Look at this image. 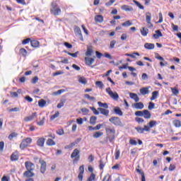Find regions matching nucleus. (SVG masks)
Wrapping results in <instances>:
<instances>
[{
    "mask_svg": "<svg viewBox=\"0 0 181 181\" xmlns=\"http://www.w3.org/2000/svg\"><path fill=\"white\" fill-rule=\"evenodd\" d=\"M119 155H121V151L116 150V153H115V159H116V160H118V159H119Z\"/></svg>",
    "mask_w": 181,
    "mask_h": 181,
    "instance_id": "obj_52",
    "label": "nucleus"
},
{
    "mask_svg": "<svg viewBox=\"0 0 181 181\" xmlns=\"http://www.w3.org/2000/svg\"><path fill=\"white\" fill-rule=\"evenodd\" d=\"M136 117H144V110L143 111H136L135 113Z\"/></svg>",
    "mask_w": 181,
    "mask_h": 181,
    "instance_id": "obj_50",
    "label": "nucleus"
},
{
    "mask_svg": "<svg viewBox=\"0 0 181 181\" xmlns=\"http://www.w3.org/2000/svg\"><path fill=\"white\" fill-rule=\"evenodd\" d=\"M25 168L27 170L33 171L35 170V164L30 161H27L25 163Z\"/></svg>",
    "mask_w": 181,
    "mask_h": 181,
    "instance_id": "obj_8",
    "label": "nucleus"
},
{
    "mask_svg": "<svg viewBox=\"0 0 181 181\" xmlns=\"http://www.w3.org/2000/svg\"><path fill=\"white\" fill-rule=\"evenodd\" d=\"M45 138H43V137L40 138V139L37 140V145L38 146H44V145H45Z\"/></svg>",
    "mask_w": 181,
    "mask_h": 181,
    "instance_id": "obj_27",
    "label": "nucleus"
},
{
    "mask_svg": "<svg viewBox=\"0 0 181 181\" xmlns=\"http://www.w3.org/2000/svg\"><path fill=\"white\" fill-rule=\"evenodd\" d=\"M81 111L84 115H88V112H90V110L86 107L82 108Z\"/></svg>",
    "mask_w": 181,
    "mask_h": 181,
    "instance_id": "obj_46",
    "label": "nucleus"
},
{
    "mask_svg": "<svg viewBox=\"0 0 181 181\" xmlns=\"http://www.w3.org/2000/svg\"><path fill=\"white\" fill-rule=\"evenodd\" d=\"M90 110H91V111H93V112L95 115H100V112H99L98 109L97 110L94 107H90Z\"/></svg>",
    "mask_w": 181,
    "mask_h": 181,
    "instance_id": "obj_37",
    "label": "nucleus"
},
{
    "mask_svg": "<svg viewBox=\"0 0 181 181\" xmlns=\"http://www.w3.org/2000/svg\"><path fill=\"white\" fill-rule=\"evenodd\" d=\"M25 100L28 103H32L33 101V98H30L29 95L25 96Z\"/></svg>",
    "mask_w": 181,
    "mask_h": 181,
    "instance_id": "obj_60",
    "label": "nucleus"
},
{
    "mask_svg": "<svg viewBox=\"0 0 181 181\" xmlns=\"http://www.w3.org/2000/svg\"><path fill=\"white\" fill-rule=\"evenodd\" d=\"M129 144H130V145H133V146H136V145H138V142H136V140H134V139H130V140H129Z\"/></svg>",
    "mask_w": 181,
    "mask_h": 181,
    "instance_id": "obj_56",
    "label": "nucleus"
},
{
    "mask_svg": "<svg viewBox=\"0 0 181 181\" xmlns=\"http://www.w3.org/2000/svg\"><path fill=\"white\" fill-rule=\"evenodd\" d=\"M95 54H96V57L98 59H101V57H103V53H101V52H100L98 51L95 52Z\"/></svg>",
    "mask_w": 181,
    "mask_h": 181,
    "instance_id": "obj_59",
    "label": "nucleus"
},
{
    "mask_svg": "<svg viewBox=\"0 0 181 181\" xmlns=\"http://www.w3.org/2000/svg\"><path fill=\"white\" fill-rule=\"evenodd\" d=\"M144 47L147 50H153L155 49V44L146 42L144 44Z\"/></svg>",
    "mask_w": 181,
    "mask_h": 181,
    "instance_id": "obj_14",
    "label": "nucleus"
},
{
    "mask_svg": "<svg viewBox=\"0 0 181 181\" xmlns=\"http://www.w3.org/2000/svg\"><path fill=\"white\" fill-rule=\"evenodd\" d=\"M25 177H33L35 176V173L33 171L27 170L23 173Z\"/></svg>",
    "mask_w": 181,
    "mask_h": 181,
    "instance_id": "obj_25",
    "label": "nucleus"
},
{
    "mask_svg": "<svg viewBox=\"0 0 181 181\" xmlns=\"http://www.w3.org/2000/svg\"><path fill=\"white\" fill-rule=\"evenodd\" d=\"M84 97H85V98H87L90 101H93V103H95V98L94 97L90 96V95H88V94H86L84 95Z\"/></svg>",
    "mask_w": 181,
    "mask_h": 181,
    "instance_id": "obj_39",
    "label": "nucleus"
},
{
    "mask_svg": "<svg viewBox=\"0 0 181 181\" xmlns=\"http://www.w3.org/2000/svg\"><path fill=\"white\" fill-rule=\"evenodd\" d=\"M163 36V34H162V32H160V30H156V34L153 35V37H154V39H159Z\"/></svg>",
    "mask_w": 181,
    "mask_h": 181,
    "instance_id": "obj_20",
    "label": "nucleus"
},
{
    "mask_svg": "<svg viewBox=\"0 0 181 181\" xmlns=\"http://www.w3.org/2000/svg\"><path fill=\"white\" fill-rule=\"evenodd\" d=\"M122 26L128 27V26H132V23L129 21H127L126 22L122 23Z\"/></svg>",
    "mask_w": 181,
    "mask_h": 181,
    "instance_id": "obj_47",
    "label": "nucleus"
},
{
    "mask_svg": "<svg viewBox=\"0 0 181 181\" xmlns=\"http://www.w3.org/2000/svg\"><path fill=\"white\" fill-rule=\"evenodd\" d=\"M52 8L51 9V12L55 16H57V15H60V13H62V9L57 6V4H56V2H52Z\"/></svg>",
    "mask_w": 181,
    "mask_h": 181,
    "instance_id": "obj_3",
    "label": "nucleus"
},
{
    "mask_svg": "<svg viewBox=\"0 0 181 181\" xmlns=\"http://www.w3.org/2000/svg\"><path fill=\"white\" fill-rule=\"evenodd\" d=\"M140 33L142 36L146 37L148 36V33H149V30L145 27H143L140 30Z\"/></svg>",
    "mask_w": 181,
    "mask_h": 181,
    "instance_id": "obj_15",
    "label": "nucleus"
},
{
    "mask_svg": "<svg viewBox=\"0 0 181 181\" xmlns=\"http://www.w3.org/2000/svg\"><path fill=\"white\" fill-rule=\"evenodd\" d=\"M32 144V139L30 137H27L25 139H23L22 142L20 144V148L23 150L25 148H28L29 145Z\"/></svg>",
    "mask_w": 181,
    "mask_h": 181,
    "instance_id": "obj_2",
    "label": "nucleus"
},
{
    "mask_svg": "<svg viewBox=\"0 0 181 181\" xmlns=\"http://www.w3.org/2000/svg\"><path fill=\"white\" fill-rule=\"evenodd\" d=\"M133 108L136 110H143L144 103H142V102L136 103L133 105Z\"/></svg>",
    "mask_w": 181,
    "mask_h": 181,
    "instance_id": "obj_12",
    "label": "nucleus"
},
{
    "mask_svg": "<svg viewBox=\"0 0 181 181\" xmlns=\"http://www.w3.org/2000/svg\"><path fill=\"white\" fill-rule=\"evenodd\" d=\"M171 91L173 95H177L179 94V89L177 88H171Z\"/></svg>",
    "mask_w": 181,
    "mask_h": 181,
    "instance_id": "obj_40",
    "label": "nucleus"
},
{
    "mask_svg": "<svg viewBox=\"0 0 181 181\" xmlns=\"http://www.w3.org/2000/svg\"><path fill=\"white\" fill-rule=\"evenodd\" d=\"M19 111H21L19 107H14L9 110V112H18Z\"/></svg>",
    "mask_w": 181,
    "mask_h": 181,
    "instance_id": "obj_53",
    "label": "nucleus"
},
{
    "mask_svg": "<svg viewBox=\"0 0 181 181\" xmlns=\"http://www.w3.org/2000/svg\"><path fill=\"white\" fill-rule=\"evenodd\" d=\"M89 180L93 181L95 180V175H94V173H92L90 177H88Z\"/></svg>",
    "mask_w": 181,
    "mask_h": 181,
    "instance_id": "obj_62",
    "label": "nucleus"
},
{
    "mask_svg": "<svg viewBox=\"0 0 181 181\" xmlns=\"http://www.w3.org/2000/svg\"><path fill=\"white\" fill-rule=\"evenodd\" d=\"M105 166V164L104 163V162H103V160H100V165L99 168L100 169V170H103V169H104V167Z\"/></svg>",
    "mask_w": 181,
    "mask_h": 181,
    "instance_id": "obj_57",
    "label": "nucleus"
},
{
    "mask_svg": "<svg viewBox=\"0 0 181 181\" xmlns=\"http://www.w3.org/2000/svg\"><path fill=\"white\" fill-rule=\"evenodd\" d=\"M98 105H99V107H100V108H105V109L108 108V104H107V103H103L102 102H98Z\"/></svg>",
    "mask_w": 181,
    "mask_h": 181,
    "instance_id": "obj_34",
    "label": "nucleus"
},
{
    "mask_svg": "<svg viewBox=\"0 0 181 181\" xmlns=\"http://www.w3.org/2000/svg\"><path fill=\"white\" fill-rule=\"evenodd\" d=\"M30 38H26L25 40H23L22 43L23 45H28V43H29V42H30Z\"/></svg>",
    "mask_w": 181,
    "mask_h": 181,
    "instance_id": "obj_61",
    "label": "nucleus"
},
{
    "mask_svg": "<svg viewBox=\"0 0 181 181\" xmlns=\"http://www.w3.org/2000/svg\"><path fill=\"white\" fill-rule=\"evenodd\" d=\"M38 105L40 107V108H43L45 105H46V100L41 99L38 101Z\"/></svg>",
    "mask_w": 181,
    "mask_h": 181,
    "instance_id": "obj_31",
    "label": "nucleus"
},
{
    "mask_svg": "<svg viewBox=\"0 0 181 181\" xmlns=\"http://www.w3.org/2000/svg\"><path fill=\"white\" fill-rule=\"evenodd\" d=\"M109 121L115 127H124V125L122 124V122H121V119H119V117H112L109 119Z\"/></svg>",
    "mask_w": 181,
    "mask_h": 181,
    "instance_id": "obj_1",
    "label": "nucleus"
},
{
    "mask_svg": "<svg viewBox=\"0 0 181 181\" xmlns=\"http://www.w3.org/2000/svg\"><path fill=\"white\" fill-rule=\"evenodd\" d=\"M151 19H152V15L151 13L148 12L146 15V21L147 23H151Z\"/></svg>",
    "mask_w": 181,
    "mask_h": 181,
    "instance_id": "obj_30",
    "label": "nucleus"
},
{
    "mask_svg": "<svg viewBox=\"0 0 181 181\" xmlns=\"http://www.w3.org/2000/svg\"><path fill=\"white\" fill-rule=\"evenodd\" d=\"M141 78L142 80H148V74H143L142 76H141Z\"/></svg>",
    "mask_w": 181,
    "mask_h": 181,
    "instance_id": "obj_64",
    "label": "nucleus"
},
{
    "mask_svg": "<svg viewBox=\"0 0 181 181\" xmlns=\"http://www.w3.org/2000/svg\"><path fill=\"white\" fill-rule=\"evenodd\" d=\"M47 145H48V146H53L56 145V143L54 142V141H53V139H48L47 141Z\"/></svg>",
    "mask_w": 181,
    "mask_h": 181,
    "instance_id": "obj_32",
    "label": "nucleus"
},
{
    "mask_svg": "<svg viewBox=\"0 0 181 181\" xmlns=\"http://www.w3.org/2000/svg\"><path fill=\"white\" fill-rule=\"evenodd\" d=\"M105 132H106V135L107 136H115V128H110V127H106L105 128Z\"/></svg>",
    "mask_w": 181,
    "mask_h": 181,
    "instance_id": "obj_7",
    "label": "nucleus"
},
{
    "mask_svg": "<svg viewBox=\"0 0 181 181\" xmlns=\"http://www.w3.org/2000/svg\"><path fill=\"white\" fill-rule=\"evenodd\" d=\"M159 96V92L158 91H153L152 93V97L151 98V100L153 101V100H156L158 97Z\"/></svg>",
    "mask_w": 181,
    "mask_h": 181,
    "instance_id": "obj_28",
    "label": "nucleus"
},
{
    "mask_svg": "<svg viewBox=\"0 0 181 181\" xmlns=\"http://www.w3.org/2000/svg\"><path fill=\"white\" fill-rule=\"evenodd\" d=\"M149 88H151V87L149 86L148 88H142L140 89V93L142 95H146V94H148L149 93Z\"/></svg>",
    "mask_w": 181,
    "mask_h": 181,
    "instance_id": "obj_21",
    "label": "nucleus"
},
{
    "mask_svg": "<svg viewBox=\"0 0 181 181\" xmlns=\"http://www.w3.org/2000/svg\"><path fill=\"white\" fill-rule=\"evenodd\" d=\"M158 123L156 122V121L155 120H151L149 123L148 125L150 127V128H153V127H155V125H156Z\"/></svg>",
    "mask_w": 181,
    "mask_h": 181,
    "instance_id": "obj_48",
    "label": "nucleus"
},
{
    "mask_svg": "<svg viewBox=\"0 0 181 181\" xmlns=\"http://www.w3.org/2000/svg\"><path fill=\"white\" fill-rule=\"evenodd\" d=\"M144 119L141 118V117H136L135 118V122H138V124H142V122H144Z\"/></svg>",
    "mask_w": 181,
    "mask_h": 181,
    "instance_id": "obj_49",
    "label": "nucleus"
},
{
    "mask_svg": "<svg viewBox=\"0 0 181 181\" xmlns=\"http://www.w3.org/2000/svg\"><path fill=\"white\" fill-rule=\"evenodd\" d=\"M85 62H86V64L87 66H90V67H94V66H91V64H93V63H94V62H95V60L94 59V58H90V57H85Z\"/></svg>",
    "mask_w": 181,
    "mask_h": 181,
    "instance_id": "obj_10",
    "label": "nucleus"
},
{
    "mask_svg": "<svg viewBox=\"0 0 181 181\" xmlns=\"http://www.w3.org/2000/svg\"><path fill=\"white\" fill-rule=\"evenodd\" d=\"M30 45L32 47H39V45H40V42L36 40H33L30 41Z\"/></svg>",
    "mask_w": 181,
    "mask_h": 181,
    "instance_id": "obj_26",
    "label": "nucleus"
},
{
    "mask_svg": "<svg viewBox=\"0 0 181 181\" xmlns=\"http://www.w3.org/2000/svg\"><path fill=\"white\" fill-rule=\"evenodd\" d=\"M133 2L135 4V5H136V6H138V8H139V9H145V7L142 6V4H141V3H139L138 1L133 0Z\"/></svg>",
    "mask_w": 181,
    "mask_h": 181,
    "instance_id": "obj_33",
    "label": "nucleus"
},
{
    "mask_svg": "<svg viewBox=\"0 0 181 181\" xmlns=\"http://www.w3.org/2000/svg\"><path fill=\"white\" fill-rule=\"evenodd\" d=\"M151 112H149L148 110H143L144 118H145L146 119H149V118H151Z\"/></svg>",
    "mask_w": 181,
    "mask_h": 181,
    "instance_id": "obj_19",
    "label": "nucleus"
},
{
    "mask_svg": "<svg viewBox=\"0 0 181 181\" xmlns=\"http://www.w3.org/2000/svg\"><path fill=\"white\" fill-rule=\"evenodd\" d=\"M103 132H96L94 134H93V138H100V136H103Z\"/></svg>",
    "mask_w": 181,
    "mask_h": 181,
    "instance_id": "obj_44",
    "label": "nucleus"
},
{
    "mask_svg": "<svg viewBox=\"0 0 181 181\" xmlns=\"http://www.w3.org/2000/svg\"><path fill=\"white\" fill-rule=\"evenodd\" d=\"M153 108H155V103L150 102L148 106V109L152 110Z\"/></svg>",
    "mask_w": 181,
    "mask_h": 181,
    "instance_id": "obj_51",
    "label": "nucleus"
},
{
    "mask_svg": "<svg viewBox=\"0 0 181 181\" xmlns=\"http://www.w3.org/2000/svg\"><path fill=\"white\" fill-rule=\"evenodd\" d=\"M96 122H97V117H95V116L90 117V124L91 125H95Z\"/></svg>",
    "mask_w": 181,
    "mask_h": 181,
    "instance_id": "obj_29",
    "label": "nucleus"
},
{
    "mask_svg": "<svg viewBox=\"0 0 181 181\" xmlns=\"http://www.w3.org/2000/svg\"><path fill=\"white\" fill-rule=\"evenodd\" d=\"M115 140V136H107L105 143L110 142V144H114V141Z\"/></svg>",
    "mask_w": 181,
    "mask_h": 181,
    "instance_id": "obj_24",
    "label": "nucleus"
},
{
    "mask_svg": "<svg viewBox=\"0 0 181 181\" xmlns=\"http://www.w3.org/2000/svg\"><path fill=\"white\" fill-rule=\"evenodd\" d=\"M111 180V175H110V174H107L105 177H104V178H103V181H110Z\"/></svg>",
    "mask_w": 181,
    "mask_h": 181,
    "instance_id": "obj_55",
    "label": "nucleus"
},
{
    "mask_svg": "<svg viewBox=\"0 0 181 181\" xmlns=\"http://www.w3.org/2000/svg\"><path fill=\"white\" fill-rule=\"evenodd\" d=\"M121 9H122V11H125V12H132L134 11V8L128 5L122 6Z\"/></svg>",
    "mask_w": 181,
    "mask_h": 181,
    "instance_id": "obj_13",
    "label": "nucleus"
},
{
    "mask_svg": "<svg viewBox=\"0 0 181 181\" xmlns=\"http://www.w3.org/2000/svg\"><path fill=\"white\" fill-rule=\"evenodd\" d=\"M71 158L74 159V162H78V160H80V151H78L77 148H75L71 155Z\"/></svg>",
    "mask_w": 181,
    "mask_h": 181,
    "instance_id": "obj_5",
    "label": "nucleus"
},
{
    "mask_svg": "<svg viewBox=\"0 0 181 181\" xmlns=\"http://www.w3.org/2000/svg\"><path fill=\"white\" fill-rule=\"evenodd\" d=\"M106 93L109 94L110 97H111L112 100H114L115 101H118V98H119V95H118V93H117V92H115V93L112 92L111 90V88H107Z\"/></svg>",
    "mask_w": 181,
    "mask_h": 181,
    "instance_id": "obj_4",
    "label": "nucleus"
},
{
    "mask_svg": "<svg viewBox=\"0 0 181 181\" xmlns=\"http://www.w3.org/2000/svg\"><path fill=\"white\" fill-rule=\"evenodd\" d=\"M98 111H100V114H102V115H105V117H108L110 115V110L107 109L98 107Z\"/></svg>",
    "mask_w": 181,
    "mask_h": 181,
    "instance_id": "obj_9",
    "label": "nucleus"
},
{
    "mask_svg": "<svg viewBox=\"0 0 181 181\" xmlns=\"http://www.w3.org/2000/svg\"><path fill=\"white\" fill-rule=\"evenodd\" d=\"M36 117H37V113L34 112V113L32 114V115L28 116V117H25L24 118V121L25 122H29V121H33V119H35V118H36Z\"/></svg>",
    "mask_w": 181,
    "mask_h": 181,
    "instance_id": "obj_11",
    "label": "nucleus"
},
{
    "mask_svg": "<svg viewBox=\"0 0 181 181\" xmlns=\"http://www.w3.org/2000/svg\"><path fill=\"white\" fill-rule=\"evenodd\" d=\"M173 125L175 126L176 128H180V127H181L180 120H174Z\"/></svg>",
    "mask_w": 181,
    "mask_h": 181,
    "instance_id": "obj_38",
    "label": "nucleus"
},
{
    "mask_svg": "<svg viewBox=\"0 0 181 181\" xmlns=\"http://www.w3.org/2000/svg\"><path fill=\"white\" fill-rule=\"evenodd\" d=\"M168 169H169L170 172H173V170H175V169H176V165H173V164H170Z\"/></svg>",
    "mask_w": 181,
    "mask_h": 181,
    "instance_id": "obj_58",
    "label": "nucleus"
},
{
    "mask_svg": "<svg viewBox=\"0 0 181 181\" xmlns=\"http://www.w3.org/2000/svg\"><path fill=\"white\" fill-rule=\"evenodd\" d=\"M94 53V50L93 49V47H88L87 51L86 52V56L88 57H90V56H93V54Z\"/></svg>",
    "mask_w": 181,
    "mask_h": 181,
    "instance_id": "obj_18",
    "label": "nucleus"
},
{
    "mask_svg": "<svg viewBox=\"0 0 181 181\" xmlns=\"http://www.w3.org/2000/svg\"><path fill=\"white\" fill-rule=\"evenodd\" d=\"M20 53L23 56V57H26V54H28V51H26L24 48L20 49Z\"/></svg>",
    "mask_w": 181,
    "mask_h": 181,
    "instance_id": "obj_41",
    "label": "nucleus"
},
{
    "mask_svg": "<svg viewBox=\"0 0 181 181\" xmlns=\"http://www.w3.org/2000/svg\"><path fill=\"white\" fill-rule=\"evenodd\" d=\"M39 163L41 165L40 167V172L43 174L45 172H46V169L47 168V164L45 163V161L43 160V159L40 158L39 160Z\"/></svg>",
    "mask_w": 181,
    "mask_h": 181,
    "instance_id": "obj_6",
    "label": "nucleus"
},
{
    "mask_svg": "<svg viewBox=\"0 0 181 181\" xmlns=\"http://www.w3.org/2000/svg\"><path fill=\"white\" fill-rule=\"evenodd\" d=\"M114 112L117 115H119V117H122V115H124V113L122 112V110H121V109L119 107H115Z\"/></svg>",
    "mask_w": 181,
    "mask_h": 181,
    "instance_id": "obj_22",
    "label": "nucleus"
},
{
    "mask_svg": "<svg viewBox=\"0 0 181 181\" xmlns=\"http://www.w3.org/2000/svg\"><path fill=\"white\" fill-rule=\"evenodd\" d=\"M95 21L98 23H103V22H104V17H103L101 15L95 16Z\"/></svg>",
    "mask_w": 181,
    "mask_h": 181,
    "instance_id": "obj_23",
    "label": "nucleus"
},
{
    "mask_svg": "<svg viewBox=\"0 0 181 181\" xmlns=\"http://www.w3.org/2000/svg\"><path fill=\"white\" fill-rule=\"evenodd\" d=\"M95 84L99 88H104V83H103V81H98L95 82Z\"/></svg>",
    "mask_w": 181,
    "mask_h": 181,
    "instance_id": "obj_42",
    "label": "nucleus"
},
{
    "mask_svg": "<svg viewBox=\"0 0 181 181\" xmlns=\"http://www.w3.org/2000/svg\"><path fill=\"white\" fill-rule=\"evenodd\" d=\"M129 97L132 98V100H134L135 103H138L139 101V97H138V95L136 93H130Z\"/></svg>",
    "mask_w": 181,
    "mask_h": 181,
    "instance_id": "obj_17",
    "label": "nucleus"
},
{
    "mask_svg": "<svg viewBox=\"0 0 181 181\" xmlns=\"http://www.w3.org/2000/svg\"><path fill=\"white\" fill-rule=\"evenodd\" d=\"M75 34L76 36H81V30L78 27H76L74 29Z\"/></svg>",
    "mask_w": 181,
    "mask_h": 181,
    "instance_id": "obj_35",
    "label": "nucleus"
},
{
    "mask_svg": "<svg viewBox=\"0 0 181 181\" xmlns=\"http://www.w3.org/2000/svg\"><path fill=\"white\" fill-rule=\"evenodd\" d=\"M18 159H19V153H18V151H15L11 156V160L15 161L18 160Z\"/></svg>",
    "mask_w": 181,
    "mask_h": 181,
    "instance_id": "obj_16",
    "label": "nucleus"
},
{
    "mask_svg": "<svg viewBox=\"0 0 181 181\" xmlns=\"http://www.w3.org/2000/svg\"><path fill=\"white\" fill-rule=\"evenodd\" d=\"M78 82L81 83V84L86 85L87 84V79H86L85 77H80L78 78Z\"/></svg>",
    "mask_w": 181,
    "mask_h": 181,
    "instance_id": "obj_36",
    "label": "nucleus"
},
{
    "mask_svg": "<svg viewBox=\"0 0 181 181\" xmlns=\"http://www.w3.org/2000/svg\"><path fill=\"white\" fill-rule=\"evenodd\" d=\"M117 43V41L115 40H112L110 42V49H114V47H115V44Z\"/></svg>",
    "mask_w": 181,
    "mask_h": 181,
    "instance_id": "obj_54",
    "label": "nucleus"
},
{
    "mask_svg": "<svg viewBox=\"0 0 181 181\" xmlns=\"http://www.w3.org/2000/svg\"><path fill=\"white\" fill-rule=\"evenodd\" d=\"M135 129L139 134H144V128H142L141 127H135Z\"/></svg>",
    "mask_w": 181,
    "mask_h": 181,
    "instance_id": "obj_45",
    "label": "nucleus"
},
{
    "mask_svg": "<svg viewBox=\"0 0 181 181\" xmlns=\"http://www.w3.org/2000/svg\"><path fill=\"white\" fill-rule=\"evenodd\" d=\"M59 115H60V113L59 112H56L54 115L51 116L50 117L51 121L56 119V118L59 117Z\"/></svg>",
    "mask_w": 181,
    "mask_h": 181,
    "instance_id": "obj_43",
    "label": "nucleus"
},
{
    "mask_svg": "<svg viewBox=\"0 0 181 181\" xmlns=\"http://www.w3.org/2000/svg\"><path fill=\"white\" fill-rule=\"evenodd\" d=\"M79 173L84 174V165H81L79 167Z\"/></svg>",
    "mask_w": 181,
    "mask_h": 181,
    "instance_id": "obj_63",
    "label": "nucleus"
}]
</instances>
